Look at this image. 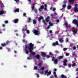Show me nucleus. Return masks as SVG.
<instances>
[{"mask_svg": "<svg viewBox=\"0 0 78 78\" xmlns=\"http://www.w3.org/2000/svg\"><path fill=\"white\" fill-rule=\"evenodd\" d=\"M34 44L32 43H30L25 45V53L26 54H28L29 53V51L30 53H31V54L33 56H34L36 55V53L35 52H33V49L34 48ZM27 48H28V50H27Z\"/></svg>", "mask_w": 78, "mask_h": 78, "instance_id": "obj_1", "label": "nucleus"}, {"mask_svg": "<svg viewBox=\"0 0 78 78\" xmlns=\"http://www.w3.org/2000/svg\"><path fill=\"white\" fill-rule=\"evenodd\" d=\"M52 61H54V63L55 64H57L58 62V60L57 58H55V57H53L52 58Z\"/></svg>", "mask_w": 78, "mask_h": 78, "instance_id": "obj_2", "label": "nucleus"}, {"mask_svg": "<svg viewBox=\"0 0 78 78\" xmlns=\"http://www.w3.org/2000/svg\"><path fill=\"white\" fill-rule=\"evenodd\" d=\"M47 76H49V75H51V71H49V72H48V70H46L44 72V75H46L47 74Z\"/></svg>", "mask_w": 78, "mask_h": 78, "instance_id": "obj_3", "label": "nucleus"}, {"mask_svg": "<svg viewBox=\"0 0 78 78\" xmlns=\"http://www.w3.org/2000/svg\"><path fill=\"white\" fill-rule=\"evenodd\" d=\"M47 5L46 4L44 5V6L43 5H41L40 6V8L41 9H43L44 8V10L46 11L47 10Z\"/></svg>", "mask_w": 78, "mask_h": 78, "instance_id": "obj_4", "label": "nucleus"}, {"mask_svg": "<svg viewBox=\"0 0 78 78\" xmlns=\"http://www.w3.org/2000/svg\"><path fill=\"white\" fill-rule=\"evenodd\" d=\"M52 45L54 47H55L56 45H59V43H58V41H56L55 43H53L52 44Z\"/></svg>", "mask_w": 78, "mask_h": 78, "instance_id": "obj_5", "label": "nucleus"}, {"mask_svg": "<svg viewBox=\"0 0 78 78\" xmlns=\"http://www.w3.org/2000/svg\"><path fill=\"white\" fill-rule=\"evenodd\" d=\"M33 33L35 35H38V36L39 35V31H37V30H34Z\"/></svg>", "mask_w": 78, "mask_h": 78, "instance_id": "obj_6", "label": "nucleus"}, {"mask_svg": "<svg viewBox=\"0 0 78 78\" xmlns=\"http://www.w3.org/2000/svg\"><path fill=\"white\" fill-rule=\"evenodd\" d=\"M50 16H47V17L46 18L45 21L46 22H48L50 21Z\"/></svg>", "mask_w": 78, "mask_h": 78, "instance_id": "obj_7", "label": "nucleus"}, {"mask_svg": "<svg viewBox=\"0 0 78 78\" xmlns=\"http://www.w3.org/2000/svg\"><path fill=\"white\" fill-rule=\"evenodd\" d=\"M67 60L66 59H65L64 60V61L63 62V66H67Z\"/></svg>", "mask_w": 78, "mask_h": 78, "instance_id": "obj_8", "label": "nucleus"}, {"mask_svg": "<svg viewBox=\"0 0 78 78\" xmlns=\"http://www.w3.org/2000/svg\"><path fill=\"white\" fill-rule=\"evenodd\" d=\"M66 1H64V2H63V4L62 5V8H65V7H66Z\"/></svg>", "mask_w": 78, "mask_h": 78, "instance_id": "obj_9", "label": "nucleus"}, {"mask_svg": "<svg viewBox=\"0 0 78 78\" xmlns=\"http://www.w3.org/2000/svg\"><path fill=\"white\" fill-rule=\"evenodd\" d=\"M74 11L76 12H78V8L77 7H75L74 8Z\"/></svg>", "mask_w": 78, "mask_h": 78, "instance_id": "obj_10", "label": "nucleus"}, {"mask_svg": "<svg viewBox=\"0 0 78 78\" xmlns=\"http://www.w3.org/2000/svg\"><path fill=\"white\" fill-rule=\"evenodd\" d=\"M75 61H73L72 62V67H75V66H76V64L75 63Z\"/></svg>", "mask_w": 78, "mask_h": 78, "instance_id": "obj_11", "label": "nucleus"}, {"mask_svg": "<svg viewBox=\"0 0 78 78\" xmlns=\"http://www.w3.org/2000/svg\"><path fill=\"white\" fill-rule=\"evenodd\" d=\"M41 54L42 56H43V57H45V56H47V55L44 52H41Z\"/></svg>", "mask_w": 78, "mask_h": 78, "instance_id": "obj_12", "label": "nucleus"}, {"mask_svg": "<svg viewBox=\"0 0 78 78\" xmlns=\"http://www.w3.org/2000/svg\"><path fill=\"white\" fill-rule=\"evenodd\" d=\"M42 19H44V18L43 17V16H41L40 17H39L38 18V21L39 22H41V20H42Z\"/></svg>", "mask_w": 78, "mask_h": 78, "instance_id": "obj_13", "label": "nucleus"}, {"mask_svg": "<svg viewBox=\"0 0 78 78\" xmlns=\"http://www.w3.org/2000/svg\"><path fill=\"white\" fill-rule=\"evenodd\" d=\"M64 25L66 26V28H67V27H68V28H70L71 27V26H70L68 25V23H64Z\"/></svg>", "mask_w": 78, "mask_h": 78, "instance_id": "obj_14", "label": "nucleus"}, {"mask_svg": "<svg viewBox=\"0 0 78 78\" xmlns=\"http://www.w3.org/2000/svg\"><path fill=\"white\" fill-rule=\"evenodd\" d=\"M73 32V34H76L77 31H78V30L77 29L76 30H75L74 29H72Z\"/></svg>", "mask_w": 78, "mask_h": 78, "instance_id": "obj_15", "label": "nucleus"}, {"mask_svg": "<svg viewBox=\"0 0 78 78\" xmlns=\"http://www.w3.org/2000/svg\"><path fill=\"white\" fill-rule=\"evenodd\" d=\"M13 22H14L15 23H17L19 22V19H16L14 20V21H13Z\"/></svg>", "mask_w": 78, "mask_h": 78, "instance_id": "obj_16", "label": "nucleus"}, {"mask_svg": "<svg viewBox=\"0 0 78 78\" xmlns=\"http://www.w3.org/2000/svg\"><path fill=\"white\" fill-rule=\"evenodd\" d=\"M35 58H37L38 59H40V58H41V57L40 56V55H36L35 56Z\"/></svg>", "mask_w": 78, "mask_h": 78, "instance_id": "obj_17", "label": "nucleus"}, {"mask_svg": "<svg viewBox=\"0 0 78 78\" xmlns=\"http://www.w3.org/2000/svg\"><path fill=\"white\" fill-rule=\"evenodd\" d=\"M13 12H19V9H16L14 10Z\"/></svg>", "mask_w": 78, "mask_h": 78, "instance_id": "obj_18", "label": "nucleus"}, {"mask_svg": "<svg viewBox=\"0 0 78 78\" xmlns=\"http://www.w3.org/2000/svg\"><path fill=\"white\" fill-rule=\"evenodd\" d=\"M59 42H60V43H62V42H64V40L61 38H60L59 39Z\"/></svg>", "mask_w": 78, "mask_h": 78, "instance_id": "obj_19", "label": "nucleus"}, {"mask_svg": "<svg viewBox=\"0 0 78 78\" xmlns=\"http://www.w3.org/2000/svg\"><path fill=\"white\" fill-rule=\"evenodd\" d=\"M61 78H67V76L64 74H62L61 75Z\"/></svg>", "mask_w": 78, "mask_h": 78, "instance_id": "obj_20", "label": "nucleus"}, {"mask_svg": "<svg viewBox=\"0 0 78 78\" xmlns=\"http://www.w3.org/2000/svg\"><path fill=\"white\" fill-rule=\"evenodd\" d=\"M4 14V11L2 10H0V16H2Z\"/></svg>", "mask_w": 78, "mask_h": 78, "instance_id": "obj_21", "label": "nucleus"}, {"mask_svg": "<svg viewBox=\"0 0 78 78\" xmlns=\"http://www.w3.org/2000/svg\"><path fill=\"white\" fill-rule=\"evenodd\" d=\"M74 1L75 0H69V2H70V3H71L72 4H73V2H74Z\"/></svg>", "mask_w": 78, "mask_h": 78, "instance_id": "obj_22", "label": "nucleus"}, {"mask_svg": "<svg viewBox=\"0 0 78 78\" xmlns=\"http://www.w3.org/2000/svg\"><path fill=\"white\" fill-rule=\"evenodd\" d=\"M72 8V6L70 5H68L67 7V9H70Z\"/></svg>", "mask_w": 78, "mask_h": 78, "instance_id": "obj_23", "label": "nucleus"}, {"mask_svg": "<svg viewBox=\"0 0 78 78\" xmlns=\"http://www.w3.org/2000/svg\"><path fill=\"white\" fill-rule=\"evenodd\" d=\"M49 25L50 27H51V26H53V24L51 23V22H49Z\"/></svg>", "mask_w": 78, "mask_h": 78, "instance_id": "obj_24", "label": "nucleus"}, {"mask_svg": "<svg viewBox=\"0 0 78 78\" xmlns=\"http://www.w3.org/2000/svg\"><path fill=\"white\" fill-rule=\"evenodd\" d=\"M42 22H43V23L44 24V25H47V23L46 22H45V20H43Z\"/></svg>", "mask_w": 78, "mask_h": 78, "instance_id": "obj_25", "label": "nucleus"}, {"mask_svg": "<svg viewBox=\"0 0 78 78\" xmlns=\"http://www.w3.org/2000/svg\"><path fill=\"white\" fill-rule=\"evenodd\" d=\"M6 45V43H4L3 44H1V46L2 47H5V46Z\"/></svg>", "mask_w": 78, "mask_h": 78, "instance_id": "obj_26", "label": "nucleus"}, {"mask_svg": "<svg viewBox=\"0 0 78 78\" xmlns=\"http://www.w3.org/2000/svg\"><path fill=\"white\" fill-rule=\"evenodd\" d=\"M37 23L36 20H33V24H36Z\"/></svg>", "mask_w": 78, "mask_h": 78, "instance_id": "obj_27", "label": "nucleus"}, {"mask_svg": "<svg viewBox=\"0 0 78 78\" xmlns=\"http://www.w3.org/2000/svg\"><path fill=\"white\" fill-rule=\"evenodd\" d=\"M9 43H10V41H9L7 40L6 41V43H5V44L6 45H8V44H9Z\"/></svg>", "mask_w": 78, "mask_h": 78, "instance_id": "obj_28", "label": "nucleus"}, {"mask_svg": "<svg viewBox=\"0 0 78 78\" xmlns=\"http://www.w3.org/2000/svg\"><path fill=\"white\" fill-rule=\"evenodd\" d=\"M37 66H39V67H42V64L41 63H39L38 64H37Z\"/></svg>", "mask_w": 78, "mask_h": 78, "instance_id": "obj_29", "label": "nucleus"}, {"mask_svg": "<svg viewBox=\"0 0 78 78\" xmlns=\"http://www.w3.org/2000/svg\"><path fill=\"white\" fill-rule=\"evenodd\" d=\"M0 5V6L1 8H3V7H4V5H3V3H1Z\"/></svg>", "mask_w": 78, "mask_h": 78, "instance_id": "obj_30", "label": "nucleus"}, {"mask_svg": "<svg viewBox=\"0 0 78 78\" xmlns=\"http://www.w3.org/2000/svg\"><path fill=\"white\" fill-rule=\"evenodd\" d=\"M23 42H24V43H27V41H25V39H23L22 40Z\"/></svg>", "mask_w": 78, "mask_h": 78, "instance_id": "obj_31", "label": "nucleus"}, {"mask_svg": "<svg viewBox=\"0 0 78 78\" xmlns=\"http://www.w3.org/2000/svg\"><path fill=\"white\" fill-rule=\"evenodd\" d=\"M63 58V56H60L58 57V58L59 59H62Z\"/></svg>", "mask_w": 78, "mask_h": 78, "instance_id": "obj_32", "label": "nucleus"}, {"mask_svg": "<svg viewBox=\"0 0 78 78\" xmlns=\"http://www.w3.org/2000/svg\"><path fill=\"white\" fill-rule=\"evenodd\" d=\"M26 32L27 34H29L30 33V31L28 30H26Z\"/></svg>", "mask_w": 78, "mask_h": 78, "instance_id": "obj_33", "label": "nucleus"}, {"mask_svg": "<svg viewBox=\"0 0 78 78\" xmlns=\"http://www.w3.org/2000/svg\"><path fill=\"white\" fill-rule=\"evenodd\" d=\"M34 70H37V66H35L34 67Z\"/></svg>", "mask_w": 78, "mask_h": 78, "instance_id": "obj_34", "label": "nucleus"}, {"mask_svg": "<svg viewBox=\"0 0 78 78\" xmlns=\"http://www.w3.org/2000/svg\"><path fill=\"white\" fill-rule=\"evenodd\" d=\"M67 50V48H63V51H66V50Z\"/></svg>", "mask_w": 78, "mask_h": 78, "instance_id": "obj_35", "label": "nucleus"}, {"mask_svg": "<svg viewBox=\"0 0 78 78\" xmlns=\"http://www.w3.org/2000/svg\"><path fill=\"white\" fill-rule=\"evenodd\" d=\"M31 20V18H29L28 19V22H30V21Z\"/></svg>", "mask_w": 78, "mask_h": 78, "instance_id": "obj_36", "label": "nucleus"}, {"mask_svg": "<svg viewBox=\"0 0 78 78\" xmlns=\"http://www.w3.org/2000/svg\"><path fill=\"white\" fill-rule=\"evenodd\" d=\"M72 67V65L71 64H68V67L70 68Z\"/></svg>", "mask_w": 78, "mask_h": 78, "instance_id": "obj_37", "label": "nucleus"}, {"mask_svg": "<svg viewBox=\"0 0 78 78\" xmlns=\"http://www.w3.org/2000/svg\"><path fill=\"white\" fill-rule=\"evenodd\" d=\"M4 22H5V23H8V21L7 20H6L4 21Z\"/></svg>", "mask_w": 78, "mask_h": 78, "instance_id": "obj_38", "label": "nucleus"}, {"mask_svg": "<svg viewBox=\"0 0 78 78\" xmlns=\"http://www.w3.org/2000/svg\"><path fill=\"white\" fill-rule=\"evenodd\" d=\"M31 59H32V58H30L29 57H28L27 58V59L28 60H31Z\"/></svg>", "mask_w": 78, "mask_h": 78, "instance_id": "obj_39", "label": "nucleus"}, {"mask_svg": "<svg viewBox=\"0 0 78 78\" xmlns=\"http://www.w3.org/2000/svg\"><path fill=\"white\" fill-rule=\"evenodd\" d=\"M45 69V68H44V67H42L41 68V70H44Z\"/></svg>", "mask_w": 78, "mask_h": 78, "instance_id": "obj_40", "label": "nucleus"}, {"mask_svg": "<svg viewBox=\"0 0 78 78\" xmlns=\"http://www.w3.org/2000/svg\"><path fill=\"white\" fill-rule=\"evenodd\" d=\"M23 16L26 17V13H23Z\"/></svg>", "mask_w": 78, "mask_h": 78, "instance_id": "obj_41", "label": "nucleus"}, {"mask_svg": "<svg viewBox=\"0 0 78 78\" xmlns=\"http://www.w3.org/2000/svg\"><path fill=\"white\" fill-rule=\"evenodd\" d=\"M69 42V39L66 38V42Z\"/></svg>", "mask_w": 78, "mask_h": 78, "instance_id": "obj_42", "label": "nucleus"}, {"mask_svg": "<svg viewBox=\"0 0 78 78\" xmlns=\"http://www.w3.org/2000/svg\"><path fill=\"white\" fill-rule=\"evenodd\" d=\"M49 55H51V56H54V55L52 54V53H51V52H50L49 53Z\"/></svg>", "mask_w": 78, "mask_h": 78, "instance_id": "obj_43", "label": "nucleus"}, {"mask_svg": "<svg viewBox=\"0 0 78 78\" xmlns=\"http://www.w3.org/2000/svg\"><path fill=\"white\" fill-rule=\"evenodd\" d=\"M55 53H59V52L57 50H56L55 51Z\"/></svg>", "mask_w": 78, "mask_h": 78, "instance_id": "obj_44", "label": "nucleus"}, {"mask_svg": "<svg viewBox=\"0 0 78 78\" xmlns=\"http://www.w3.org/2000/svg\"><path fill=\"white\" fill-rule=\"evenodd\" d=\"M56 11V8H53V11Z\"/></svg>", "mask_w": 78, "mask_h": 78, "instance_id": "obj_45", "label": "nucleus"}, {"mask_svg": "<svg viewBox=\"0 0 78 78\" xmlns=\"http://www.w3.org/2000/svg\"><path fill=\"white\" fill-rule=\"evenodd\" d=\"M76 47H75V46H74V47H73V50H76Z\"/></svg>", "mask_w": 78, "mask_h": 78, "instance_id": "obj_46", "label": "nucleus"}, {"mask_svg": "<svg viewBox=\"0 0 78 78\" xmlns=\"http://www.w3.org/2000/svg\"><path fill=\"white\" fill-rule=\"evenodd\" d=\"M50 27V26H48L47 27V30H48L49 29V28Z\"/></svg>", "mask_w": 78, "mask_h": 78, "instance_id": "obj_47", "label": "nucleus"}, {"mask_svg": "<svg viewBox=\"0 0 78 78\" xmlns=\"http://www.w3.org/2000/svg\"><path fill=\"white\" fill-rule=\"evenodd\" d=\"M22 31H23V32H24V31H26V30H25L24 29V28H23V29H22Z\"/></svg>", "mask_w": 78, "mask_h": 78, "instance_id": "obj_48", "label": "nucleus"}, {"mask_svg": "<svg viewBox=\"0 0 78 78\" xmlns=\"http://www.w3.org/2000/svg\"><path fill=\"white\" fill-rule=\"evenodd\" d=\"M34 12H35V13H37V9H35L34 10Z\"/></svg>", "mask_w": 78, "mask_h": 78, "instance_id": "obj_49", "label": "nucleus"}, {"mask_svg": "<svg viewBox=\"0 0 78 78\" xmlns=\"http://www.w3.org/2000/svg\"><path fill=\"white\" fill-rule=\"evenodd\" d=\"M51 17H53V16H54V14H52L51 15Z\"/></svg>", "mask_w": 78, "mask_h": 78, "instance_id": "obj_50", "label": "nucleus"}, {"mask_svg": "<svg viewBox=\"0 0 78 78\" xmlns=\"http://www.w3.org/2000/svg\"><path fill=\"white\" fill-rule=\"evenodd\" d=\"M54 76L55 77V78H58V77L57 76L56 74L54 75Z\"/></svg>", "mask_w": 78, "mask_h": 78, "instance_id": "obj_51", "label": "nucleus"}, {"mask_svg": "<svg viewBox=\"0 0 78 78\" xmlns=\"http://www.w3.org/2000/svg\"><path fill=\"white\" fill-rule=\"evenodd\" d=\"M50 78H54V76H50Z\"/></svg>", "mask_w": 78, "mask_h": 78, "instance_id": "obj_52", "label": "nucleus"}, {"mask_svg": "<svg viewBox=\"0 0 78 78\" xmlns=\"http://www.w3.org/2000/svg\"><path fill=\"white\" fill-rule=\"evenodd\" d=\"M50 55H48L46 56V57L47 58H50Z\"/></svg>", "mask_w": 78, "mask_h": 78, "instance_id": "obj_53", "label": "nucleus"}, {"mask_svg": "<svg viewBox=\"0 0 78 78\" xmlns=\"http://www.w3.org/2000/svg\"><path fill=\"white\" fill-rule=\"evenodd\" d=\"M32 9H34V6H32Z\"/></svg>", "mask_w": 78, "mask_h": 78, "instance_id": "obj_54", "label": "nucleus"}, {"mask_svg": "<svg viewBox=\"0 0 78 78\" xmlns=\"http://www.w3.org/2000/svg\"><path fill=\"white\" fill-rule=\"evenodd\" d=\"M57 23H59V20H57Z\"/></svg>", "mask_w": 78, "mask_h": 78, "instance_id": "obj_55", "label": "nucleus"}, {"mask_svg": "<svg viewBox=\"0 0 78 78\" xmlns=\"http://www.w3.org/2000/svg\"><path fill=\"white\" fill-rule=\"evenodd\" d=\"M26 36V35H25V34H24L23 37L24 38H25V37Z\"/></svg>", "mask_w": 78, "mask_h": 78, "instance_id": "obj_56", "label": "nucleus"}, {"mask_svg": "<svg viewBox=\"0 0 78 78\" xmlns=\"http://www.w3.org/2000/svg\"><path fill=\"white\" fill-rule=\"evenodd\" d=\"M2 27H5V25L4 24H2Z\"/></svg>", "mask_w": 78, "mask_h": 78, "instance_id": "obj_57", "label": "nucleus"}, {"mask_svg": "<svg viewBox=\"0 0 78 78\" xmlns=\"http://www.w3.org/2000/svg\"><path fill=\"white\" fill-rule=\"evenodd\" d=\"M66 56H69V53H66Z\"/></svg>", "mask_w": 78, "mask_h": 78, "instance_id": "obj_58", "label": "nucleus"}, {"mask_svg": "<svg viewBox=\"0 0 78 78\" xmlns=\"http://www.w3.org/2000/svg\"><path fill=\"white\" fill-rule=\"evenodd\" d=\"M37 75V77H39V75L38 74H36Z\"/></svg>", "mask_w": 78, "mask_h": 78, "instance_id": "obj_59", "label": "nucleus"}, {"mask_svg": "<svg viewBox=\"0 0 78 78\" xmlns=\"http://www.w3.org/2000/svg\"><path fill=\"white\" fill-rule=\"evenodd\" d=\"M40 73H41V74L42 75V74H43V73H44V72H43V71H41V72Z\"/></svg>", "mask_w": 78, "mask_h": 78, "instance_id": "obj_60", "label": "nucleus"}, {"mask_svg": "<svg viewBox=\"0 0 78 78\" xmlns=\"http://www.w3.org/2000/svg\"><path fill=\"white\" fill-rule=\"evenodd\" d=\"M49 33H52V30H49Z\"/></svg>", "mask_w": 78, "mask_h": 78, "instance_id": "obj_61", "label": "nucleus"}, {"mask_svg": "<svg viewBox=\"0 0 78 78\" xmlns=\"http://www.w3.org/2000/svg\"><path fill=\"white\" fill-rule=\"evenodd\" d=\"M56 70H57V69H54V72H56Z\"/></svg>", "mask_w": 78, "mask_h": 78, "instance_id": "obj_62", "label": "nucleus"}, {"mask_svg": "<svg viewBox=\"0 0 78 78\" xmlns=\"http://www.w3.org/2000/svg\"><path fill=\"white\" fill-rule=\"evenodd\" d=\"M28 1L29 2V3H31V0H28Z\"/></svg>", "mask_w": 78, "mask_h": 78, "instance_id": "obj_63", "label": "nucleus"}, {"mask_svg": "<svg viewBox=\"0 0 78 78\" xmlns=\"http://www.w3.org/2000/svg\"><path fill=\"white\" fill-rule=\"evenodd\" d=\"M41 10H42V9L40 7V8L39 9V11H41Z\"/></svg>", "mask_w": 78, "mask_h": 78, "instance_id": "obj_64", "label": "nucleus"}]
</instances>
